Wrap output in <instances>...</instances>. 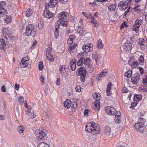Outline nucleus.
Masks as SVG:
<instances>
[{
	"mask_svg": "<svg viewBox=\"0 0 147 147\" xmlns=\"http://www.w3.org/2000/svg\"><path fill=\"white\" fill-rule=\"evenodd\" d=\"M85 130L88 132H93L94 134H97L100 131V128L98 124L92 122L88 123L85 127Z\"/></svg>",
	"mask_w": 147,
	"mask_h": 147,
	"instance_id": "nucleus-1",
	"label": "nucleus"
},
{
	"mask_svg": "<svg viewBox=\"0 0 147 147\" xmlns=\"http://www.w3.org/2000/svg\"><path fill=\"white\" fill-rule=\"evenodd\" d=\"M67 13L66 11H63L59 13L57 16L59 19L57 21L58 24H60L63 26L66 27L67 25Z\"/></svg>",
	"mask_w": 147,
	"mask_h": 147,
	"instance_id": "nucleus-2",
	"label": "nucleus"
},
{
	"mask_svg": "<svg viewBox=\"0 0 147 147\" xmlns=\"http://www.w3.org/2000/svg\"><path fill=\"white\" fill-rule=\"evenodd\" d=\"M36 27L34 25L29 24L26 27L25 34L27 36L31 35L32 37H34L36 34Z\"/></svg>",
	"mask_w": 147,
	"mask_h": 147,
	"instance_id": "nucleus-3",
	"label": "nucleus"
},
{
	"mask_svg": "<svg viewBox=\"0 0 147 147\" xmlns=\"http://www.w3.org/2000/svg\"><path fill=\"white\" fill-rule=\"evenodd\" d=\"M34 133L36 136L41 139H45L47 138L46 134L41 130L37 129L35 131Z\"/></svg>",
	"mask_w": 147,
	"mask_h": 147,
	"instance_id": "nucleus-4",
	"label": "nucleus"
},
{
	"mask_svg": "<svg viewBox=\"0 0 147 147\" xmlns=\"http://www.w3.org/2000/svg\"><path fill=\"white\" fill-rule=\"evenodd\" d=\"M6 3L4 1L0 2V17H3L7 14V10L4 9Z\"/></svg>",
	"mask_w": 147,
	"mask_h": 147,
	"instance_id": "nucleus-5",
	"label": "nucleus"
},
{
	"mask_svg": "<svg viewBox=\"0 0 147 147\" xmlns=\"http://www.w3.org/2000/svg\"><path fill=\"white\" fill-rule=\"evenodd\" d=\"M68 67L66 66L65 65L61 66L59 68V71L60 73L63 76H65V77H67L69 76V72L68 71Z\"/></svg>",
	"mask_w": 147,
	"mask_h": 147,
	"instance_id": "nucleus-6",
	"label": "nucleus"
},
{
	"mask_svg": "<svg viewBox=\"0 0 147 147\" xmlns=\"http://www.w3.org/2000/svg\"><path fill=\"white\" fill-rule=\"evenodd\" d=\"M128 64L131 65V67L134 68L138 66L139 62L135 59L134 57H130L128 61Z\"/></svg>",
	"mask_w": 147,
	"mask_h": 147,
	"instance_id": "nucleus-7",
	"label": "nucleus"
},
{
	"mask_svg": "<svg viewBox=\"0 0 147 147\" xmlns=\"http://www.w3.org/2000/svg\"><path fill=\"white\" fill-rule=\"evenodd\" d=\"M83 69V68H79L76 72V74L77 75H81V81L82 82H84L85 77L86 74V71L84 70Z\"/></svg>",
	"mask_w": 147,
	"mask_h": 147,
	"instance_id": "nucleus-8",
	"label": "nucleus"
},
{
	"mask_svg": "<svg viewBox=\"0 0 147 147\" xmlns=\"http://www.w3.org/2000/svg\"><path fill=\"white\" fill-rule=\"evenodd\" d=\"M58 2L57 0H50V1L45 4V8L46 9L49 8H53L56 5Z\"/></svg>",
	"mask_w": 147,
	"mask_h": 147,
	"instance_id": "nucleus-9",
	"label": "nucleus"
},
{
	"mask_svg": "<svg viewBox=\"0 0 147 147\" xmlns=\"http://www.w3.org/2000/svg\"><path fill=\"white\" fill-rule=\"evenodd\" d=\"M93 45L91 43H88L82 47L83 51L86 52L92 51L93 50Z\"/></svg>",
	"mask_w": 147,
	"mask_h": 147,
	"instance_id": "nucleus-10",
	"label": "nucleus"
},
{
	"mask_svg": "<svg viewBox=\"0 0 147 147\" xmlns=\"http://www.w3.org/2000/svg\"><path fill=\"white\" fill-rule=\"evenodd\" d=\"M136 130L141 132H144L146 131V128L144 125L141 124L139 123H136L134 125Z\"/></svg>",
	"mask_w": 147,
	"mask_h": 147,
	"instance_id": "nucleus-11",
	"label": "nucleus"
},
{
	"mask_svg": "<svg viewBox=\"0 0 147 147\" xmlns=\"http://www.w3.org/2000/svg\"><path fill=\"white\" fill-rule=\"evenodd\" d=\"M140 75L139 73H136L133 75L131 78V81L134 84H137L140 79Z\"/></svg>",
	"mask_w": 147,
	"mask_h": 147,
	"instance_id": "nucleus-12",
	"label": "nucleus"
},
{
	"mask_svg": "<svg viewBox=\"0 0 147 147\" xmlns=\"http://www.w3.org/2000/svg\"><path fill=\"white\" fill-rule=\"evenodd\" d=\"M123 47L125 52L129 51L132 48V45L128 41L123 44Z\"/></svg>",
	"mask_w": 147,
	"mask_h": 147,
	"instance_id": "nucleus-13",
	"label": "nucleus"
},
{
	"mask_svg": "<svg viewBox=\"0 0 147 147\" xmlns=\"http://www.w3.org/2000/svg\"><path fill=\"white\" fill-rule=\"evenodd\" d=\"M80 68L81 69L83 68L84 71H88L89 73H91L92 72L94 69L93 67L91 64L90 65H87L84 67H81Z\"/></svg>",
	"mask_w": 147,
	"mask_h": 147,
	"instance_id": "nucleus-14",
	"label": "nucleus"
},
{
	"mask_svg": "<svg viewBox=\"0 0 147 147\" xmlns=\"http://www.w3.org/2000/svg\"><path fill=\"white\" fill-rule=\"evenodd\" d=\"M130 1H131V0H129V1H121L119 2L118 5L119 6H122L124 7V8L123 7V8L125 10L127 7L128 3Z\"/></svg>",
	"mask_w": 147,
	"mask_h": 147,
	"instance_id": "nucleus-15",
	"label": "nucleus"
},
{
	"mask_svg": "<svg viewBox=\"0 0 147 147\" xmlns=\"http://www.w3.org/2000/svg\"><path fill=\"white\" fill-rule=\"evenodd\" d=\"M53 14L49 10H47L43 13V16L45 18H50L52 17Z\"/></svg>",
	"mask_w": 147,
	"mask_h": 147,
	"instance_id": "nucleus-16",
	"label": "nucleus"
},
{
	"mask_svg": "<svg viewBox=\"0 0 147 147\" xmlns=\"http://www.w3.org/2000/svg\"><path fill=\"white\" fill-rule=\"evenodd\" d=\"M3 33L4 37L7 39L10 38L11 34L7 29L5 28H3Z\"/></svg>",
	"mask_w": 147,
	"mask_h": 147,
	"instance_id": "nucleus-17",
	"label": "nucleus"
},
{
	"mask_svg": "<svg viewBox=\"0 0 147 147\" xmlns=\"http://www.w3.org/2000/svg\"><path fill=\"white\" fill-rule=\"evenodd\" d=\"M100 102L99 101H96V102H94L92 104V107L93 109L96 111H97L100 109Z\"/></svg>",
	"mask_w": 147,
	"mask_h": 147,
	"instance_id": "nucleus-18",
	"label": "nucleus"
},
{
	"mask_svg": "<svg viewBox=\"0 0 147 147\" xmlns=\"http://www.w3.org/2000/svg\"><path fill=\"white\" fill-rule=\"evenodd\" d=\"M76 60L75 59H73L71 61L70 63V67L72 71H74L76 68Z\"/></svg>",
	"mask_w": 147,
	"mask_h": 147,
	"instance_id": "nucleus-19",
	"label": "nucleus"
},
{
	"mask_svg": "<svg viewBox=\"0 0 147 147\" xmlns=\"http://www.w3.org/2000/svg\"><path fill=\"white\" fill-rule=\"evenodd\" d=\"M121 114L119 113L116 114L115 117V121L116 123H119L121 121Z\"/></svg>",
	"mask_w": 147,
	"mask_h": 147,
	"instance_id": "nucleus-20",
	"label": "nucleus"
},
{
	"mask_svg": "<svg viewBox=\"0 0 147 147\" xmlns=\"http://www.w3.org/2000/svg\"><path fill=\"white\" fill-rule=\"evenodd\" d=\"M81 103V101L80 100L77 99L73 102L72 107L74 109H76Z\"/></svg>",
	"mask_w": 147,
	"mask_h": 147,
	"instance_id": "nucleus-21",
	"label": "nucleus"
},
{
	"mask_svg": "<svg viewBox=\"0 0 147 147\" xmlns=\"http://www.w3.org/2000/svg\"><path fill=\"white\" fill-rule=\"evenodd\" d=\"M63 104L65 107L69 109L71 106V102L70 100L67 99L64 102Z\"/></svg>",
	"mask_w": 147,
	"mask_h": 147,
	"instance_id": "nucleus-22",
	"label": "nucleus"
},
{
	"mask_svg": "<svg viewBox=\"0 0 147 147\" xmlns=\"http://www.w3.org/2000/svg\"><path fill=\"white\" fill-rule=\"evenodd\" d=\"M139 43V45H140V47L141 48L144 47L146 45V41L143 38L140 39Z\"/></svg>",
	"mask_w": 147,
	"mask_h": 147,
	"instance_id": "nucleus-23",
	"label": "nucleus"
},
{
	"mask_svg": "<svg viewBox=\"0 0 147 147\" xmlns=\"http://www.w3.org/2000/svg\"><path fill=\"white\" fill-rule=\"evenodd\" d=\"M110 128L107 126L105 127L104 130L105 134L107 136H109L110 134Z\"/></svg>",
	"mask_w": 147,
	"mask_h": 147,
	"instance_id": "nucleus-24",
	"label": "nucleus"
},
{
	"mask_svg": "<svg viewBox=\"0 0 147 147\" xmlns=\"http://www.w3.org/2000/svg\"><path fill=\"white\" fill-rule=\"evenodd\" d=\"M96 47L98 49H101L103 48V44L102 43L101 40L99 39L98 40L96 45Z\"/></svg>",
	"mask_w": 147,
	"mask_h": 147,
	"instance_id": "nucleus-25",
	"label": "nucleus"
},
{
	"mask_svg": "<svg viewBox=\"0 0 147 147\" xmlns=\"http://www.w3.org/2000/svg\"><path fill=\"white\" fill-rule=\"evenodd\" d=\"M142 98V96L141 94H135L134 96V100L138 101L140 100Z\"/></svg>",
	"mask_w": 147,
	"mask_h": 147,
	"instance_id": "nucleus-26",
	"label": "nucleus"
},
{
	"mask_svg": "<svg viewBox=\"0 0 147 147\" xmlns=\"http://www.w3.org/2000/svg\"><path fill=\"white\" fill-rule=\"evenodd\" d=\"M106 94L108 96L110 95V82H109L107 84V88Z\"/></svg>",
	"mask_w": 147,
	"mask_h": 147,
	"instance_id": "nucleus-27",
	"label": "nucleus"
},
{
	"mask_svg": "<svg viewBox=\"0 0 147 147\" xmlns=\"http://www.w3.org/2000/svg\"><path fill=\"white\" fill-rule=\"evenodd\" d=\"M28 65V63L25 61H21L20 63V66L22 68L26 67Z\"/></svg>",
	"mask_w": 147,
	"mask_h": 147,
	"instance_id": "nucleus-28",
	"label": "nucleus"
},
{
	"mask_svg": "<svg viewBox=\"0 0 147 147\" xmlns=\"http://www.w3.org/2000/svg\"><path fill=\"white\" fill-rule=\"evenodd\" d=\"M76 45V44H74L70 46L68 49L69 52L70 53H72L74 51Z\"/></svg>",
	"mask_w": 147,
	"mask_h": 147,
	"instance_id": "nucleus-29",
	"label": "nucleus"
},
{
	"mask_svg": "<svg viewBox=\"0 0 147 147\" xmlns=\"http://www.w3.org/2000/svg\"><path fill=\"white\" fill-rule=\"evenodd\" d=\"M118 113H120V112H117L116 113V111L115 108L111 107V115H116V114H117Z\"/></svg>",
	"mask_w": 147,
	"mask_h": 147,
	"instance_id": "nucleus-30",
	"label": "nucleus"
},
{
	"mask_svg": "<svg viewBox=\"0 0 147 147\" xmlns=\"http://www.w3.org/2000/svg\"><path fill=\"white\" fill-rule=\"evenodd\" d=\"M83 61H84V58L81 57L77 62V65L79 66L82 65L84 63Z\"/></svg>",
	"mask_w": 147,
	"mask_h": 147,
	"instance_id": "nucleus-31",
	"label": "nucleus"
},
{
	"mask_svg": "<svg viewBox=\"0 0 147 147\" xmlns=\"http://www.w3.org/2000/svg\"><path fill=\"white\" fill-rule=\"evenodd\" d=\"M92 20L91 21V22L93 24L94 26L95 27H98V23L96 22L95 20L93 17H92L91 18Z\"/></svg>",
	"mask_w": 147,
	"mask_h": 147,
	"instance_id": "nucleus-32",
	"label": "nucleus"
},
{
	"mask_svg": "<svg viewBox=\"0 0 147 147\" xmlns=\"http://www.w3.org/2000/svg\"><path fill=\"white\" fill-rule=\"evenodd\" d=\"M7 14L5 15L6 16V18H4L5 22L7 23H10L11 21V17L10 16H7Z\"/></svg>",
	"mask_w": 147,
	"mask_h": 147,
	"instance_id": "nucleus-33",
	"label": "nucleus"
},
{
	"mask_svg": "<svg viewBox=\"0 0 147 147\" xmlns=\"http://www.w3.org/2000/svg\"><path fill=\"white\" fill-rule=\"evenodd\" d=\"M38 147H49V145L43 142L40 143L38 145Z\"/></svg>",
	"mask_w": 147,
	"mask_h": 147,
	"instance_id": "nucleus-34",
	"label": "nucleus"
},
{
	"mask_svg": "<svg viewBox=\"0 0 147 147\" xmlns=\"http://www.w3.org/2000/svg\"><path fill=\"white\" fill-rule=\"evenodd\" d=\"M98 95H100V94L96 93H95L93 94V97L96 100V101H99L100 98L98 97Z\"/></svg>",
	"mask_w": 147,
	"mask_h": 147,
	"instance_id": "nucleus-35",
	"label": "nucleus"
},
{
	"mask_svg": "<svg viewBox=\"0 0 147 147\" xmlns=\"http://www.w3.org/2000/svg\"><path fill=\"white\" fill-rule=\"evenodd\" d=\"M32 11L30 9H28L26 12V15L27 17H29L32 14Z\"/></svg>",
	"mask_w": 147,
	"mask_h": 147,
	"instance_id": "nucleus-36",
	"label": "nucleus"
},
{
	"mask_svg": "<svg viewBox=\"0 0 147 147\" xmlns=\"http://www.w3.org/2000/svg\"><path fill=\"white\" fill-rule=\"evenodd\" d=\"M132 73V71L131 70H128L125 73V76L127 77L128 78H130L131 76Z\"/></svg>",
	"mask_w": 147,
	"mask_h": 147,
	"instance_id": "nucleus-37",
	"label": "nucleus"
},
{
	"mask_svg": "<svg viewBox=\"0 0 147 147\" xmlns=\"http://www.w3.org/2000/svg\"><path fill=\"white\" fill-rule=\"evenodd\" d=\"M139 60L140 61V64L141 65H143L144 62V57L142 55H141L139 59Z\"/></svg>",
	"mask_w": 147,
	"mask_h": 147,
	"instance_id": "nucleus-38",
	"label": "nucleus"
},
{
	"mask_svg": "<svg viewBox=\"0 0 147 147\" xmlns=\"http://www.w3.org/2000/svg\"><path fill=\"white\" fill-rule=\"evenodd\" d=\"M48 59L51 62H53L54 60V58L53 55L51 54L47 55L46 56Z\"/></svg>",
	"mask_w": 147,
	"mask_h": 147,
	"instance_id": "nucleus-39",
	"label": "nucleus"
},
{
	"mask_svg": "<svg viewBox=\"0 0 147 147\" xmlns=\"http://www.w3.org/2000/svg\"><path fill=\"white\" fill-rule=\"evenodd\" d=\"M145 120L144 118L142 117L139 118L138 122L137 123H139L141 124L144 125Z\"/></svg>",
	"mask_w": 147,
	"mask_h": 147,
	"instance_id": "nucleus-40",
	"label": "nucleus"
},
{
	"mask_svg": "<svg viewBox=\"0 0 147 147\" xmlns=\"http://www.w3.org/2000/svg\"><path fill=\"white\" fill-rule=\"evenodd\" d=\"M139 27L134 24L133 26L132 29L133 30L135 31L136 33H137L139 32Z\"/></svg>",
	"mask_w": 147,
	"mask_h": 147,
	"instance_id": "nucleus-41",
	"label": "nucleus"
},
{
	"mask_svg": "<svg viewBox=\"0 0 147 147\" xmlns=\"http://www.w3.org/2000/svg\"><path fill=\"white\" fill-rule=\"evenodd\" d=\"M76 38V36L75 35H71L69 36V39L67 42H69L70 41H73Z\"/></svg>",
	"mask_w": 147,
	"mask_h": 147,
	"instance_id": "nucleus-42",
	"label": "nucleus"
},
{
	"mask_svg": "<svg viewBox=\"0 0 147 147\" xmlns=\"http://www.w3.org/2000/svg\"><path fill=\"white\" fill-rule=\"evenodd\" d=\"M100 74L102 75L103 77L107 75L108 74L107 70V69H104L103 71H102V72L100 73Z\"/></svg>",
	"mask_w": 147,
	"mask_h": 147,
	"instance_id": "nucleus-43",
	"label": "nucleus"
},
{
	"mask_svg": "<svg viewBox=\"0 0 147 147\" xmlns=\"http://www.w3.org/2000/svg\"><path fill=\"white\" fill-rule=\"evenodd\" d=\"M142 21L140 19H137L136 21V24H135L136 26L140 27L142 23Z\"/></svg>",
	"mask_w": 147,
	"mask_h": 147,
	"instance_id": "nucleus-44",
	"label": "nucleus"
},
{
	"mask_svg": "<svg viewBox=\"0 0 147 147\" xmlns=\"http://www.w3.org/2000/svg\"><path fill=\"white\" fill-rule=\"evenodd\" d=\"M105 110L107 114L109 115H110V106H108L105 107Z\"/></svg>",
	"mask_w": 147,
	"mask_h": 147,
	"instance_id": "nucleus-45",
	"label": "nucleus"
},
{
	"mask_svg": "<svg viewBox=\"0 0 147 147\" xmlns=\"http://www.w3.org/2000/svg\"><path fill=\"white\" fill-rule=\"evenodd\" d=\"M17 130L20 134H22L23 132L24 129L23 127L21 126H19L17 128Z\"/></svg>",
	"mask_w": 147,
	"mask_h": 147,
	"instance_id": "nucleus-46",
	"label": "nucleus"
},
{
	"mask_svg": "<svg viewBox=\"0 0 147 147\" xmlns=\"http://www.w3.org/2000/svg\"><path fill=\"white\" fill-rule=\"evenodd\" d=\"M38 67L40 70H42L43 68V64L42 62L40 61L38 64Z\"/></svg>",
	"mask_w": 147,
	"mask_h": 147,
	"instance_id": "nucleus-47",
	"label": "nucleus"
},
{
	"mask_svg": "<svg viewBox=\"0 0 147 147\" xmlns=\"http://www.w3.org/2000/svg\"><path fill=\"white\" fill-rule=\"evenodd\" d=\"M84 63L85 66L87 65H90L89 63L90 59L88 58H86V59H84V61H83Z\"/></svg>",
	"mask_w": 147,
	"mask_h": 147,
	"instance_id": "nucleus-48",
	"label": "nucleus"
},
{
	"mask_svg": "<svg viewBox=\"0 0 147 147\" xmlns=\"http://www.w3.org/2000/svg\"><path fill=\"white\" fill-rule=\"evenodd\" d=\"M51 115L47 114L46 116V118L47 121H48V122L50 121L51 119Z\"/></svg>",
	"mask_w": 147,
	"mask_h": 147,
	"instance_id": "nucleus-49",
	"label": "nucleus"
},
{
	"mask_svg": "<svg viewBox=\"0 0 147 147\" xmlns=\"http://www.w3.org/2000/svg\"><path fill=\"white\" fill-rule=\"evenodd\" d=\"M128 27V25L125 22H123L122 24L120 26V29H122L123 28L125 27L127 28Z\"/></svg>",
	"mask_w": 147,
	"mask_h": 147,
	"instance_id": "nucleus-50",
	"label": "nucleus"
},
{
	"mask_svg": "<svg viewBox=\"0 0 147 147\" xmlns=\"http://www.w3.org/2000/svg\"><path fill=\"white\" fill-rule=\"evenodd\" d=\"M59 35V30H55L54 36L56 39L58 38Z\"/></svg>",
	"mask_w": 147,
	"mask_h": 147,
	"instance_id": "nucleus-51",
	"label": "nucleus"
},
{
	"mask_svg": "<svg viewBox=\"0 0 147 147\" xmlns=\"http://www.w3.org/2000/svg\"><path fill=\"white\" fill-rule=\"evenodd\" d=\"M75 89L76 91L78 92H80L81 91V88L80 86H77L76 87Z\"/></svg>",
	"mask_w": 147,
	"mask_h": 147,
	"instance_id": "nucleus-52",
	"label": "nucleus"
},
{
	"mask_svg": "<svg viewBox=\"0 0 147 147\" xmlns=\"http://www.w3.org/2000/svg\"><path fill=\"white\" fill-rule=\"evenodd\" d=\"M130 8L131 7H129V8L127 9L125 12L123 16V18H125V17L127 13H128V12L129 11V9H130Z\"/></svg>",
	"mask_w": 147,
	"mask_h": 147,
	"instance_id": "nucleus-53",
	"label": "nucleus"
},
{
	"mask_svg": "<svg viewBox=\"0 0 147 147\" xmlns=\"http://www.w3.org/2000/svg\"><path fill=\"white\" fill-rule=\"evenodd\" d=\"M140 6L139 5H137L134 8V10L136 12H138L140 11Z\"/></svg>",
	"mask_w": 147,
	"mask_h": 147,
	"instance_id": "nucleus-54",
	"label": "nucleus"
},
{
	"mask_svg": "<svg viewBox=\"0 0 147 147\" xmlns=\"http://www.w3.org/2000/svg\"><path fill=\"white\" fill-rule=\"evenodd\" d=\"M102 77H103V76H102V75L100 73L98 75L96 79L98 80H100L101 79Z\"/></svg>",
	"mask_w": 147,
	"mask_h": 147,
	"instance_id": "nucleus-55",
	"label": "nucleus"
},
{
	"mask_svg": "<svg viewBox=\"0 0 147 147\" xmlns=\"http://www.w3.org/2000/svg\"><path fill=\"white\" fill-rule=\"evenodd\" d=\"M128 91V89L125 87H123L122 88V91L123 93H127Z\"/></svg>",
	"mask_w": 147,
	"mask_h": 147,
	"instance_id": "nucleus-56",
	"label": "nucleus"
},
{
	"mask_svg": "<svg viewBox=\"0 0 147 147\" xmlns=\"http://www.w3.org/2000/svg\"><path fill=\"white\" fill-rule=\"evenodd\" d=\"M5 44L3 45L1 44L0 45V49L2 50H5L6 49V47L5 46Z\"/></svg>",
	"mask_w": 147,
	"mask_h": 147,
	"instance_id": "nucleus-57",
	"label": "nucleus"
},
{
	"mask_svg": "<svg viewBox=\"0 0 147 147\" xmlns=\"http://www.w3.org/2000/svg\"><path fill=\"white\" fill-rule=\"evenodd\" d=\"M24 100V99L22 96H20L19 98V101L21 104H23Z\"/></svg>",
	"mask_w": 147,
	"mask_h": 147,
	"instance_id": "nucleus-58",
	"label": "nucleus"
},
{
	"mask_svg": "<svg viewBox=\"0 0 147 147\" xmlns=\"http://www.w3.org/2000/svg\"><path fill=\"white\" fill-rule=\"evenodd\" d=\"M143 83L144 84H147V75L146 76L145 78H144L143 80Z\"/></svg>",
	"mask_w": 147,
	"mask_h": 147,
	"instance_id": "nucleus-59",
	"label": "nucleus"
},
{
	"mask_svg": "<svg viewBox=\"0 0 147 147\" xmlns=\"http://www.w3.org/2000/svg\"><path fill=\"white\" fill-rule=\"evenodd\" d=\"M38 28L40 29H42L43 28L42 23L40 22L38 24Z\"/></svg>",
	"mask_w": 147,
	"mask_h": 147,
	"instance_id": "nucleus-60",
	"label": "nucleus"
},
{
	"mask_svg": "<svg viewBox=\"0 0 147 147\" xmlns=\"http://www.w3.org/2000/svg\"><path fill=\"white\" fill-rule=\"evenodd\" d=\"M139 70L140 71V74L142 75H143L144 73V69L142 67H139Z\"/></svg>",
	"mask_w": 147,
	"mask_h": 147,
	"instance_id": "nucleus-61",
	"label": "nucleus"
},
{
	"mask_svg": "<svg viewBox=\"0 0 147 147\" xmlns=\"http://www.w3.org/2000/svg\"><path fill=\"white\" fill-rule=\"evenodd\" d=\"M59 25L60 24H58L57 23V25L56 24L55 27V30H58V29L59 28Z\"/></svg>",
	"mask_w": 147,
	"mask_h": 147,
	"instance_id": "nucleus-62",
	"label": "nucleus"
},
{
	"mask_svg": "<svg viewBox=\"0 0 147 147\" xmlns=\"http://www.w3.org/2000/svg\"><path fill=\"white\" fill-rule=\"evenodd\" d=\"M60 79L59 78H58L56 82V84L58 86L60 85Z\"/></svg>",
	"mask_w": 147,
	"mask_h": 147,
	"instance_id": "nucleus-63",
	"label": "nucleus"
},
{
	"mask_svg": "<svg viewBox=\"0 0 147 147\" xmlns=\"http://www.w3.org/2000/svg\"><path fill=\"white\" fill-rule=\"evenodd\" d=\"M1 89L2 90V91L3 92H5L6 90L5 86L4 85L3 86L1 87Z\"/></svg>",
	"mask_w": 147,
	"mask_h": 147,
	"instance_id": "nucleus-64",
	"label": "nucleus"
}]
</instances>
